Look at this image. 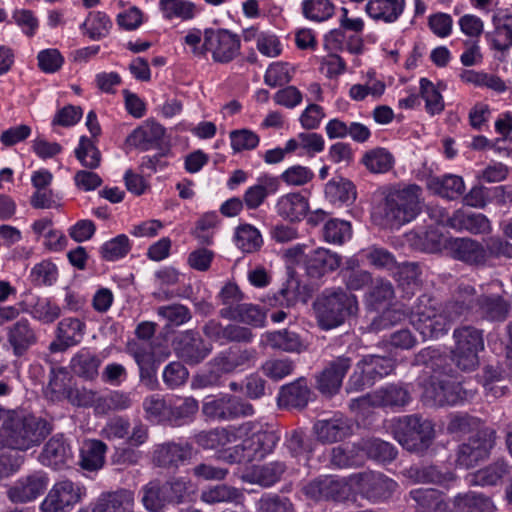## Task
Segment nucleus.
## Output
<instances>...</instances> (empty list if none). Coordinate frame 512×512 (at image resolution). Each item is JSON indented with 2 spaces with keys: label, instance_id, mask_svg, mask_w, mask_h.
Returning <instances> with one entry per match:
<instances>
[{
  "label": "nucleus",
  "instance_id": "nucleus-1",
  "mask_svg": "<svg viewBox=\"0 0 512 512\" xmlns=\"http://www.w3.org/2000/svg\"><path fill=\"white\" fill-rule=\"evenodd\" d=\"M470 312L463 302L454 297L440 305L434 297L423 294L412 307L410 322L423 339H437L448 332L453 322Z\"/></svg>",
  "mask_w": 512,
  "mask_h": 512
},
{
  "label": "nucleus",
  "instance_id": "nucleus-2",
  "mask_svg": "<svg viewBox=\"0 0 512 512\" xmlns=\"http://www.w3.org/2000/svg\"><path fill=\"white\" fill-rule=\"evenodd\" d=\"M52 430L53 424L45 418L9 411L0 428V443L19 453L40 445Z\"/></svg>",
  "mask_w": 512,
  "mask_h": 512
},
{
  "label": "nucleus",
  "instance_id": "nucleus-3",
  "mask_svg": "<svg viewBox=\"0 0 512 512\" xmlns=\"http://www.w3.org/2000/svg\"><path fill=\"white\" fill-rule=\"evenodd\" d=\"M312 309L318 326L331 330L345 323L358 312V301L354 294L341 287L326 288L315 297Z\"/></svg>",
  "mask_w": 512,
  "mask_h": 512
},
{
  "label": "nucleus",
  "instance_id": "nucleus-4",
  "mask_svg": "<svg viewBox=\"0 0 512 512\" xmlns=\"http://www.w3.org/2000/svg\"><path fill=\"white\" fill-rule=\"evenodd\" d=\"M421 188L409 185L404 188L391 189L375 212L380 218L379 224L389 228H399L413 220L420 212Z\"/></svg>",
  "mask_w": 512,
  "mask_h": 512
},
{
  "label": "nucleus",
  "instance_id": "nucleus-5",
  "mask_svg": "<svg viewBox=\"0 0 512 512\" xmlns=\"http://www.w3.org/2000/svg\"><path fill=\"white\" fill-rule=\"evenodd\" d=\"M391 432L404 449L417 454L426 452L435 438L432 421L419 414L398 418L393 423Z\"/></svg>",
  "mask_w": 512,
  "mask_h": 512
},
{
  "label": "nucleus",
  "instance_id": "nucleus-6",
  "mask_svg": "<svg viewBox=\"0 0 512 512\" xmlns=\"http://www.w3.org/2000/svg\"><path fill=\"white\" fill-rule=\"evenodd\" d=\"M467 397V392L460 382L444 380L442 378L430 379L423 385L422 402L430 407H443L455 405Z\"/></svg>",
  "mask_w": 512,
  "mask_h": 512
},
{
  "label": "nucleus",
  "instance_id": "nucleus-7",
  "mask_svg": "<svg viewBox=\"0 0 512 512\" xmlns=\"http://www.w3.org/2000/svg\"><path fill=\"white\" fill-rule=\"evenodd\" d=\"M496 432L491 428L478 430L474 435L461 444L457 452V464L465 469L476 466L485 459L493 448Z\"/></svg>",
  "mask_w": 512,
  "mask_h": 512
},
{
  "label": "nucleus",
  "instance_id": "nucleus-8",
  "mask_svg": "<svg viewBox=\"0 0 512 512\" xmlns=\"http://www.w3.org/2000/svg\"><path fill=\"white\" fill-rule=\"evenodd\" d=\"M202 413L209 419L229 421L254 414V407L247 401L224 394L219 398L207 400L202 405Z\"/></svg>",
  "mask_w": 512,
  "mask_h": 512
},
{
  "label": "nucleus",
  "instance_id": "nucleus-9",
  "mask_svg": "<svg viewBox=\"0 0 512 512\" xmlns=\"http://www.w3.org/2000/svg\"><path fill=\"white\" fill-rule=\"evenodd\" d=\"M360 496L371 503H380L392 497L398 484L381 473L364 472L354 475Z\"/></svg>",
  "mask_w": 512,
  "mask_h": 512
},
{
  "label": "nucleus",
  "instance_id": "nucleus-10",
  "mask_svg": "<svg viewBox=\"0 0 512 512\" xmlns=\"http://www.w3.org/2000/svg\"><path fill=\"white\" fill-rule=\"evenodd\" d=\"M444 248L454 260L468 266L482 268L487 265L488 252L483 243L469 237L445 239Z\"/></svg>",
  "mask_w": 512,
  "mask_h": 512
},
{
  "label": "nucleus",
  "instance_id": "nucleus-11",
  "mask_svg": "<svg viewBox=\"0 0 512 512\" xmlns=\"http://www.w3.org/2000/svg\"><path fill=\"white\" fill-rule=\"evenodd\" d=\"M83 495L82 488L65 479L56 482L41 503L42 512H69Z\"/></svg>",
  "mask_w": 512,
  "mask_h": 512
},
{
  "label": "nucleus",
  "instance_id": "nucleus-12",
  "mask_svg": "<svg viewBox=\"0 0 512 512\" xmlns=\"http://www.w3.org/2000/svg\"><path fill=\"white\" fill-rule=\"evenodd\" d=\"M412 365L422 367L431 379L442 377L457 378V371L451 363L450 356L441 349L426 347L415 354Z\"/></svg>",
  "mask_w": 512,
  "mask_h": 512
},
{
  "label": "nucleus",
  "instance_id": "nucleus-13",
  "mask_svg": "<svg viewBox=\"0 0 512 512\" xmlns=\"http://www.w3.org/2000/svg\"><path fill=\"white\" fill-rule=\"evenodd\" d=\"M412 365L422 367L431 379L442 377L457 378V371L451 363L450 356L441 349L426 347L415 354Z\"/></svg>",
  "mask_w": 512,
  "mask_h": 512
},
{
  "label": "nucleus",
  "instance_id": "nucleus-14",
  "mask_svg": "<svg viewBox=\"0 0 512 512\" xmlns=\"http://www.w3.org/2000/svg\"><path fill=\"white\" fill-rule=\"evenodd\" d=\"M203 48L212 52L214 61L228 63L239 54L240 39L228 30H206Z\"/></svg>",
  "mask_w": 512,
  "mask_h": 512
},
{
  "label": "nucleus",
  "instance_id": "nucleus-15",
  "mask_svg": "<svg viewBox=\"0 0 512 512\" xmlns=\"http://www.w3.org/2000/svg\"><path fill=\"white\" fill-rule=\"evenodd\" d=\"M302 492L306 497L316 501H343L349 495V488L344 479L322 475L305 484Z\"/></svg>",
  "mask_w": 512,
  "mask_h": 512
},
{
  "label": "nucleus",
  "instance_id": "nucleus-16",
  "mask_svg": "<svg viewBox=\"0 0 512 512\" xmlns=\"http://www.w3.org/2000/svg\"><path fill=\"white\" fill-rule=\"evenodd\" d=\"M173 346L176 355L190 365L202 362L213 349L212 345L206 343L194 330H186L176 336Z\"/></svg>",
  "mask_w": 512,
  "mask_h": 512
},
{
  "label": "nucleus",
  "instance_id": "nucleus-17",
  "mask_svg": "<svg viewBox=\"0 0 512 512\" xmlns=\"http://www.w3.org/2000/svg\"><path fill=\"white\" fill-rule=\"evenodd\" d=\"M192 453L193 446L191 443L168 441L155 447L152 460L160 468L176 470L181 464L192 458Z\"/></svg>",
  "mask_w": 512,
  "mask_h": 512
},
{
  "label": "nucleus",
  "instance_id": "nucleus-18",
  "mask_svg": "<svg viewBox=\"0 0 512 512\" xmlns=\"http://www.w3.org/2000/svg\"><path fill=\"white\" fill-rule=\"evenodd\" d=\"M48 478L43 472H34L22 477L7 491L9 500L13 503H28L44 493Z\"/></svg>",
  "mask_w": 512,
  "mask_h": 512
},
{
  "label": "nucleus",
  "instance_id": "nucleus-19",
  "mask_svg": "<svg viewBox=\"0 0 512 512\" xmlns=\"http://www.w3.org/2000/svg\"><path fill=\"white\" fill-rule=\"evenodd\" d=\"M313 431L320 442L335 443L353 433V422L341 414H335L332 418L315 422Z\"/></svg>",
  "mask_w": 512,
  "mask_h": 512
},
{
  "label": "nucleus",
  "instance_id": "nucleus-20",
  "mask_svg": "<svg viewBox=\"0 0 512 512\" xmlns=\"http://www.w3.org/2000/svg\"><path fill=\"white\" fill-rule=\"evenodd\" d=\"M352 365V359L347 356H339L330 361L323 371L317 376V389L326 395L336 394L344 376Z\"/></svg>",
  "mask_w": 512,
  "mask_h": 512
},
{
  "label": "nucleus",
  "instance_id": "nucleus-21",
  "mask_svg": "<svg viewBox=\"0 0 512 512\" xmlns=\"http://www.w3.org/2000/svg\"><path fill=\"white\" fill-rule=\"evenodd\" d=\"M7 342L12 348L16 357H22L28 350L34 346L38 337L31 322L26 318H21L6 328Z\"/></svg>",
  "mask_w": 512,
  "mask_h": 512
},
{
  "label": "nucleus",
  "instance_id": "nucleus-22",
  "mask_svg": "<svg viewBox=\"0 0 512 512\" xmlns=\"http://www.w3.org/2000/svg\"><path fill=\"white\" fill-rule=\"evenodd\" d=\"M84 329L85 324L78 318L62 319L57 325L56 339L49 345L50 352H64L79 344L83 338Z\"/></svg>",
  "mask_w": 512,
  "mask_h": 512
},
{
  "label": "nucleus",
  "instance_id": "nucleus-23",
  "mask_svg": "<svg viewBox=\"0 0 512 512\" xmlns=\"http://www.w3.org/2000/svg\"><path fill=\"white\" fill-rule=\"evenodd\" d=\"M441 221L448 223L449 227L455 230L473 235L488 234L492 230L490 220L481 213L456 210L451 217L444 216Z\"/></svg>",
  "mask_w": 512,
  "mask_h": 512
},
{
  "label": "nucleus",
  "instance_id": "nucleus-24",
  "mask_svg": "<svg viewBox=\"0 0 512 512\" xmlns=\"http://www.w3.org/2000/svg\"><path fill=\"white\" fill-rule=\"evenodd\" d=\"M165 128L156 122L136 128L128 137L127 144L141 151L162 148Z\"/></svg>",
  "mask_w": 512,
  "mask_h": 512
},
{
  "label": "nucleus",
  "instance_id": "nucleus-25",
  "mask_svg": "<svg viewBox=\"0 0 512 512\" xmlns=\"http://www.w3.org/2000/svg\"><path fill=\"white\" fill-rule=\"evenodd\" d=\"M373 407L399 408L407 405L410 400L409 391L400 384H389L367 396Z\"/></svg>",
  "mask_w": 512,
  "mask_h": 512
},
{
  "label": "nucleus",
  "instance_id": "nucleus-26",
  "mask_svg": "<svg viewBox=\"0 0 512 512\" xmlns=\"http://www.w3.org/2000/svg\"><path fill=\"white\" fill-rule=\"evenodd\" d=\"M311 390L306 378L301 377L281 387L278 404L280 407L303 409L310 400Z\"/></svg>",
  "mask_w": 512,
  "mask_h": 512
},
{
  "label": "nucleus",
  "instance_id": "nucleus-27",
  "mask_svg": "<svg viewBox=\"0 0 512 512\" xmlns=\"http://www.w3.org/2000/svg\"><path fill=\"white\" fill-rule=\"evenodd\" d=\"M394 274L398 281V290L401 297L411 299L420 291V267L416 262H397Z\"/></svg>",
  "mask_w": 512,
  "mask_h": 512
},
{
  "label": "nucleus",
  "instance_id": "nucleus-28",
  "mask_svg": "<svg viewBox=\"0 0 512 512\" xmlns=\"http://www.w3.org/2000/svg\"><path fill=\"white\" fill-rule=\"evenodd\" d=\"M134 492L128 489H119L100 495L93 512H130L134 509Z\"/></svg>",
  "mask_w": 512,
  "mask_h": 512
},
{
  "label": "nucleus",
  "instance_id": "nucleus-29",
  "mask_svg": "<svg viewBox=\"0 0 512 512\" xmlns=\"http://www.w3.org/2000/svg\"><path fill=\"white\" fill-rule=\"evenodd\" d=\"M256 355L254 349H240L232 348L218 353L212 359V365L216 366L218 370H222L224 374H230L241 367L248 365Z\"/></svg>",
  "mask_w": 512,
  "mask_h": 512
},
{
  "label": "nucleus",
  "instance_id": "nucleus-30",
  "mask_svg": "<svg viewBox=\"0 0 512 512\" xmlns=\"http://www.w3.org/2000/svg\"><path fill=\"white\" fill-rule=\"evenodd\" d=\"M219 315L223 319L244 323L252 327L264 326L266 319V312L260 306L250 303H241L233 309H220Z\"/></svg>",
  "mask_w": 512,
  "mask_h": 512
},
{
  "label": "nucleus",
  "instance_id": "nucleus-31",
  "mask_svg": "<svg viewBox=\"0 0 512 512\" xmlns=\"http://www.w3.org/2000/svg\"><path fill=\"white\" fill-rule=\"evenodd\" d=\"M280 440L279 435L273 430H260L244 439V443L252 460H261L272 453Z\"/></svg>",
  "mask_w": 512,
  "mask_h": 512
},
{
  "label": "nucleus",
  "instance_id": "nucleus-32",
  "mask_svg": "<svg viewBox=\"0 0 512 512\" xmlns=\"http://www.w3.org/2000/svg\"><path fill=\"white\" fill-rule=\"evenodd\" d=\"M341 257L324 248H318L309 256L306 264L307 273L310 277L320 278L327 272L339 268Z\"/></svg>",
  "mask_w": 512,
  "mask_h": 512
},
{
  "label": "nucleus",
  "instance_id": "nucleus-33",
  "mask_svg": "<svg viewBox=\"0 0 512 512\" xmlns=\"http://www.w3.org/2000/svg\"><path fill=\"white\" fill-rule=\"evenodd\" d=\"M287 466L282 461H273L263 465L254 466L250 473L244 479L250 483L258 484L262 487H271L285 473Z\"/></svg>",
  "mask_w": 512,
  "mask_h": 512
},
{
  "label": "nucleus",
  "instance_id": "nucleus-34",
  "mask_svg": "<svg viewBox=\"0 0 512 512\" xmlns=\"http://www.w3.org/2000/svg\"><path fill=\"white\" fill-rule=\"evenodd\" d=\"M404 475L416 483L446 484L454 480L450 471H442L435 465H412Z\"/></svg>",
  "mask_w": 512,
  "mask_h": 512
},
{
  "label": "nucleus",
  "instance_id": "nucleus-35",
  "mask_svg": "<svg viewBox=\"0 0 512 512\" xmlns=\"http://www.w3.org/2000/svg\"><path fill=\"white\" fill-rule=\"evenodd\" d=\"M277 213L290 222L301 220L309 209L307 199L300 193L282 196L276 204Z\"/></svg>",
  "mask_w": 512,
  "mask_h": 512
},
{
  "label": "nucleus",
  "instance_id": "nucleus-36",
  "mask_svg": "<svg viewBox=\"0 0 512 512\" xmlns=\"http://www.w3.org/2000/svg\"><path fill=\"white\" fill-rule=\"evenodd\" d=\"M70 456L69 447L66 445L61 435H56L50 438L45 444L41 454L40 460L53 469H60L64 466Z\"/></svg>",
  "mask_w": 512,
  "mask_h": 512
},
{
  "label": "nucleus",
  "instance_id": "nucleus-37",
  "mask_svg": "<svg viewBox=\"0 0 512 512\" xmlns=\"http://www.w3.org/2000/svg\"><path fill=\"white\" fill-rule=\"evenodd\" d=\"M107 445L101 440H88L80 450L79 465L87 471H97L104 466Z\"/></svg>",
  "mask_w": 512,
  "mask_h": 512
},
{
  "label": "nucleus",
  "instance_id": "nucleus-38",
  "mask_svg": "<svg viewBox=\"0 0 512 512\" xmlns=\"http://www.w3.org/2000/svg\"><path fill=\"white\" fill-rule=\"evenodd\" d=\"M359 367L364 369L368 381L374 385L378 380L391 374L395 367V361L390 357L380 355H366L359 362Z\"/></svg>",
  "mask_w": 512,
  "mask_h": 512
},
{
  "label": "nucleus",
  "instance_id": "nucleus-39",
  "mask_svg": "<svg viewBox=\"0 0 512 512\" xmlns=\"http://www.w3.org/2000/svg\"><path fill=\"white\" fill-rule=\"evenodd\" d=\"M404 0H370L366 11L370 17L385 22H394L402 14Z\"/></svg>",
  "mask_w": 512,
  "mask_h": 512
},
{
  "label": "nucleus",
  "instance_id": "nucleus-40",
  "mask_svg": "<svg viewBox=\"0 0 512 512\" xmlns=\"http://www.w3.org/2000/svg\"><path fill=\"white\" fill-rule=\"evenodd\" d=\"M266 343L273 349L283 350L290 353H301L306 349L300 336L287 329L267 332L265 334Z\"/></svg>",
  "mask_w": 512,
  "mask_h": 512
},
{
  "label": "nucleus",
  "instance_id": "nucleus-41",
  "mask_svg": "<svg viewBox=\"0 0 512 512\" xmlns=\"http://www.w3.org/2000/svg\"><path fill=\"white\" fill-rule=\"evenodd\" d=\"M510 309V303L503 297L493 295H480L478 300V311L481 316L491 321L504 320Z\"/></svg>",
  "mask_w": 512,
  "mask_h": 512
},
{
  "label": "nucleus",
  "instance_id": "nucleus-42",
  "mask_svg": "<svg viewBox=\"0 0 512 512\" xmlns=\"http://www.w3.org/2000/svg\"><path fill=\"white\" fill-rule=\"evenodd\" d=\"M363 463L361 449L355 445H339L331 449L330 464L335 468L359 467Z\"/></svg>",
  "mask_w": 512,
  "mask_h": 512
},
{
  "label": "nucleus",
  "instance_id": "nucleus-43",
  "mask_svg": "<svg viewBox=\"0 0 512 512\" xmlns=\"http://www.w3.org/2000/svg\"><path fill=\"white\" fill-rule=\"evenodd\" d=\"M428 188L443 198L455 199L465 190L464 181L457 175L432 177L428 180Z\"/></svg>",
  "mask_w": 512,
  "mask_h": 512
},
{
  "label": "nucleus",
  "instance_id": "nucleus-44",
  "mask_svg": "<svg viewBox=\"0 0 512 512\" xmlns=\"http://www.w3.org/2000/svg\"><path fill=\"white\" fill-rule=\"evenodd\" d=\"M141 502L150 512H163L169 505L164 484L151 481L143 486Z\"/></svg>",
  "mask_w": 512,
  "mask_h": 512
},
{
  "label": "nucleus",
  "instance_id": "nucleus-45",
  "mask_svg": "<svg viewBox=\"0 0 512 512\" xmlns=\"http://www.w3.org/2000/svg\"><path fill=\"white\" fill-rule=\"evenodd\" d=\"M325 195L332 203H352L356 199L355 186L348 179L333 178L325 186Z\"/></svg>",
  "mask_w": 512,
  "mask_h": 512
},
{
  "label": "nucleus",
  "instance_id": "nucleus-46",
  "mask_svg": "<svg viewBox=\"0 0 512 512\" xmlns=\"http://www.w3.org/2000/svg\"><path fill=\"white\" fill-rule=\"evenodd\" d=\"M409 497L417 510L443 512L446 508L441 493L436 489H414L410 491Z\"/></svg>",
  "mask_w": 512,
  "mask_h": 512
},
{
  "label": "nucleus",
  "instance_id": "nucleus-47",
  "mask_svg": "<svg viewBox=\"0 0 512 512\" xmlns=\"http://www.w3.org/2000/svg\"><path fill=\"white\" fill-rule=\"evenodd\" d=\"M198 410V401L187 397L179 405H170L166 424L172 427L183 426L194 419Z\"/></svg>",
  "mask_w": 512,
  "mask_h": 512
},
{
  "label": "nucleus",
  "instance_id": "nucleus-48",
  "mask_svg": "<svg viewBox=\"0 0 512 512\" xmlns=\"http://www.w3.org/2000/svg\"><path fill=\"white\" fill-rule=\"evenodd\" d=\"M100 363L96 355L87 350H81L71 359L70 367L74 374L91 380L97 376Z\"/></svg>",
  "mask_w": 512,
  "mask_h": 512
},
{
  "label": "nucleus",
  "instance_id": "nucleus-49",
  "mask_svg": "<svg viewBox=\"0 0 512 512\" xmlns=\"http://www.w3.org/2000/svg\"><path fill=\"white\" fill-rule=\"evenodd\" d=\"M455 506L462 512H492V501L482 494L468 492L459 494L454 500Z\"/></svg>",
  "mask_w": 512,
  "mask_h": 512
},
{
  "label": "nucleus",
  "instance_id": "nucleus-50",
  "mask_svg": "<svg viewBox=\"0 0 512 512\" xmlns=\"http://www.w3.org/2000/svg\"><path fill=\"white\" fill-rule=\"evenodd\" d=\"M362 163L371 173H386L393 168L394 157L385 148H375L367 151Z\"/></svg>",
  "mask_w": 512,
  "mask_h": 512
},
{
  "label": "nucleus",
  "instance_id": "nucleus-51",
  "mask_svg": "<svg viewBox=\"0 0 512 512\" xmlns=\"http://www.w3.org/2000/svg\"><path fill=\"white\" fill-rule=\"evenodd\" d=\"M244 497L242 491L233 486L220 484L204 490L201 494V500L208 504L221 502L238 503Z\"/></svg>",
  "mask_w": 512,
  "mask_h": 512
},
{
  "label": "nucleus",
  "instance_id": "nucleus-52",
  "mask_svg": "<svg viewBox=\"0 0 512 512\" xmlns=\"http://www.w3.org/2000/svg\"><path fill=\"white\" fill-rule=\"evenodd\" d=\"M455 346L482 351L484 349L483 331L471 325H463L453 331Z\"/></svg>",
  "mask_w": 512,
  "mask_h": 512
},
{
  "label": "nucleus",
  "instance_id": "nucleus-53",
  "mask_svg": "<svg viewBox=\"0 0 512 512\" xmlns=\"http://www.w3.org/2000/svg\"><path fill=\"white\" fill-rule=\"evenodd\" d=\"M232 434L225 428L200 431L194 435L195 443L205 450H214L231 442Z\"/></svg>",
  "mask_w": 512,
  "mask_h": 512
},
{
  "label": "nucleus",
  "instance_id": "nucleus-54",
  "mask_svg": "<svg viewBox=\"0 0 512 512\" xmlns=\"http://www.w3.org/2000/svg\"><path fill=\"white\" fill-rule=\"evenodd\" d=\"M19 305L22 307V311L29 312L34 319L43 323H52L61 314L60 307L48 299L37 298L36 302L30 305V308H27L24 302Z\"/></svg>",
  "mask_w": 512,
  "mask_h": 512
},
{
  "label": "nucleus",
  "instance_id": "nucleus-55",
  "mask_svg": "<svg viewBox=\"0 0 512 512\" xmlns=\"http://www.w3.org/2000/svg\"><path fill=\"white\" fill-rule=\"evenodd\" d=\"M235 241L238 248L245 253L257 251L263 243L260 232L249 224L237 228Z\"/></svg>",
  "mask_w": 512,
  "mask_h": 512
},
{
  "label": "nucleus",
  "instance_id": "nucleus-56",
  "mask_svg": "<svg viewBox=\"0 0 512 512\" xmlns=\"http://www.w3.org/2000/svg\"><path fill=\"white\" fill-rule=\"evenodd\" d=\"M479 352L480 350L454 345L450 356L451 363L463 372L474 371L479 365Z\"/></svg>",
  "mask_w": 512,
  "mask_h": 512
},
{
  "label": "nucleus",
  "instance_id": "nucleus-57",
  "mask_svg": "<svg viewBox=\"0 0 512 512\" xmlns=\"http://www.w3.org/2000/svg\"><path fill=\"white\" fill-rule=\"evenodd\" d=\"M76 158L88 169H96L101 162V153L92 140L82 136L75 150Z\"/></svg>",
  "mask_w": 512,
  "mask_h": 512
},
{
  "label": "nucleus",
  "instance_id": "nucleus-58",
  "mask_svg": "<svg viewBox=\"0 0 512 512\" xmlns=\"http://www.w3.org/2000/svg\"><path fill=\"white\" fill-rule=\"evenodd\" d=\"M335 6L329 0H304L303 15L310 20L322 22L332 17Z\"/></svg>",
  "mask_w": 512,
  "mask_h": 512
},
{
  "label": "nucleus",
  "instance_id": "nucleus-59",
  "mask_svg": "<svg viewBox=\"0 0 512 512\" xmlns=\"http://www.w3.org/2000/svg\"><path fill=\"white\" fill-rule=\"evenodd\" d=\"M82 27L87 29L91 39L99 40L109 33L112 22L103 12H90Z\"/></svg>",
  "mask_w": 512,
  "mask_h": 512
},
{
  "label": "nucleus",
  "instance_id": "nucleus-60",
  "mask_svg": "<svg viewBox=\"0 0 512 512\" xmlns=\"http://www.w3.org/2000/svg\"><path fill=\"white\" fill-rule=\"evenodd\" d=\"M268 188H270L271 192L276 191L277 181L272 178H266L264 184H257L247 189L244 194V202L246 206L249 209L258 208L268 196Z\"/></svg>",
  "mask_w": 512,
  "mask_h": 512
},
{
  "label": "nucleus",
  "instance_id": "nucleus-61",
  "mask_svg": "<svg viewBox=\"0 0 512 512\" xmlns=\"http://www.w3.org/2000/svg\"><path fill=\"white\" fill-rule=\"evenodd\" d=\"M295 368L294 362L289 358H270L261 367L263 374L275 381L290 375Z\"/></svg>",
  "mask_w": 512,
  "mask_h": 512
},
{
  "label": "nucleus",
  "instance_id": "nucleus-62",
  "mask_svg": "<svg viewBox=\"0 0 512 512\" xmlns=\"http://www.w3.org/2000/svg\"><path fill=\"white\" fill-rule=\"evenodd\" d=\"M351 233L350 223L344 220L331 219L323 227L325 241L334 244H342L351 237Z\"/></svg>",
  "mask_w": 512,
  "mask_h": 512
},
{
  "label": "nucleus",
  "instance_id": "nucleus-63",
  "mask_svg": "<svg viewBox=\"0 0 512 512\" xmlns=\"http://www.w3.org/2000/svg\"><path fill=\"white\" fill-rule=\"evenodd\" d=\"M364 450L370 458L380 462H391L397 456L396 448L381 439L368 440L365 442Z\"/></svg>",
  "mask_w": 512,
  "mask_h": 512
},
{
  "label": "nucleus",
  "instance_id": "nucleus-64",
  "mask_svg": "<svg viewBox=\"0 0 512 512\" xmlns=\"http://www.w3.org/2000/svg\"><path fill=\"white\" fill-rule=\"evenodd\" d=\"M169 505H178L186 501L190 495L191 483L184 478H173L163 483Z\"/></svg>",
  "mask_w": 512,
  "mask_h": 512
}]
</instances>
